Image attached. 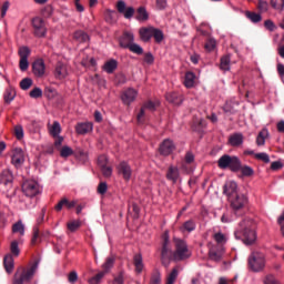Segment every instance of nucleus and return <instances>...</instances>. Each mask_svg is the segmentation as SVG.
<instances>
[{
	"label": "nucleus",
	"mask_w": 284,
	"mask_h": 284,
	"mask_svg": "<svg viewBox=\"0 0 284 284\" xmlns=\"http://www.w3.org/2000/svg\"><path fill=\"white\" fill-rule=\"evenodd\" d=\"M179 277V267L172 268L171 273H169L166 277V284H174Z\"/></svg>",
	"instance_id": "nucleus-39"
},
{
	"label": "nucleus",
	"mask_w": 284,
	"mask_h": 284,
	"mask_svg": "<svg viewBox=\"0 0 284 284\" xmlns=\"http://www.w3.org/2000/svg\"><path fill=\"white\" fill-rule=\"evenodd\" d=\"M39 262H34L30 268H18L13 277V284H24L28 283L34 277Z\"/></svg>",
	"instance_id": "nucleus-3"
},
{
	"label": "nucleus",
	"mask_w": 284,
	"mask_h": 284,
	"mask_svg": "<svg viewBox=\"0 0 284 284\" xmlns=\"http://www.w3.org/2000/svg\"><path fill=\"white\" fill-rule=\"evenodd\" d=\"M140 37L142 41H150L153 37V28H141Z\"/></svg>",
	"instance_id": "nucleus-32"
},
{
	"label": "nucleus",
	"mask_w": 284,
	"mask_h": 284,
	"mask_svg": "<svg viewBox=\"0 0 284 284\" xmlns=\"http://www.w3.org/2000/svg\"><path fill=\"white\" fill-rule=\"evenodd\" d=\"M22 192L26 194V196L34 197L41 192V187L37 180H24V183L22 184Z\"/></svg>",
	"instance_id": "nucleus-8"
},
{
	"label": "nucleus",
	"mask_w": 284,
	"mask_h": 284,
	"mask_svg": "<svg viewBox=\"0 0 284 284\" xmlns=\"http://www.w3.org/2000/svg\"><path fill=\"white\" fill-rule=\"evenodd\" d=\"M32 83H33L32 79H30V77H26L20 81V88H22V90H29Z\"/></svg>",
	"instance_id": "nucleus-49"
},
{
	"label": "nucleus",
	"mask_w": 284,
	"mask_h": 284,
	"mask_svg": "<svg viewBox=\"0 0 284 284\" xmlns=\"http://www.w3.org/2000/svg\"><path fill=\"white\" fill-rule=\"evenodd\" d=\"M136 19H139V21H148L149 13H148V10L145 9V7H139L138 8Z\"/></svg>",
	"instance_id": "nucleus-38"
},
{
	"label": "nucleus",
	"mask_w": 284,
	"mask_h": 284,
	"mask_svg": "<svg viewBox=\"0 0 284 284\" xmlns=\"http://www.w3.org/2000/svg\"><path fill=\"white\" fill-rule=\"evenodd\" d=\"M68 74L67 65L62 62H58L54 70V75L57 79H64Z\"/></svg>",
	"instance_id": "nucleus-26"
},
{
	"label": "nucleus",
	"mask_w": 284,
	"mask_h": 284,
	"mask_svg": "<svg viewBox=\"0 0 284 284\" xmlns=\"http://www.w3.org/2000/svg\"><path fill=\"white\" fill-rule=\"evenodd\" d=\"M118 171H119V173H121V175L123 176V179L125 181H130V179L132 176V169H131L129 162H125V161L120 162V164L118 166Z\"/></svg>",
	"instance_id": "nucleus-15"
},
{
	"label": "nucleus",
	"mask_w": 284,
	"mask_h": 284,
	"mask_svg": "<svg viewBox=\"0 0 284 284\" xmlns=\"http://www.w3.org/2000/svg\"><path fill=\"white\" fill-rule=\"evenodd\" d=\"M264 284H280L274 275H267L264 280Z\"/></svg>",
	"instance_id": "nucleus-62"
},
{
	"label": "nucleus",
	"mask_w": 284,
	"mask_h": 284,
	"mask_svg": "<svg viewBox=\"0 0 284 284\" xmlns=\"http://www.w3.org/2000/svg\"><path fill=\"white\" fill-rule=\"evenodd\" d=\"M116 68H118V61L115 59H110V61H106L103 65V69L109 74H112V72H114V70H116Z\"/></svg>",
	"instance_id": "nucleus-31"
},
{
	"label": "nucleus",
	"mask_w": 284,
	"mask_h": 284,
	"mask_svg": "<svg viewBox=\"0 0 284 284\" xmlns=\"http://www.w3.org/2000/svg\"><path fill=\"white\" fill-rule=\"evenodd\" d=\"M18 54H19V57H22L24 60L29 61L31 50H30V48H28V45H22L21 48H19Z\"/></svg>",
	"instance_id": "nucleus-43"
},
{
	"label": "nucleus",
	"mask_w": 284,
	"mask_h": 284,
	"mask_svg": "<svg viewBox=\"0 0 284 284\" xmlns=\"http://www.w3.org/2000/svg\"><path fill=\"white\" fill-rule=\"evenodd\" d=\"M222 256H223V250L211 247L209 252V257L212 258V261H221Z\"/></svg>",
	"instance_id": "nucleus-35"
},
{
	"label": "nucleus",
	"mask_w": 284,
	"mask_h": 284,
	"mask_svg": "<svg viewBox=\"0 0 284 284\" xmlns=\"http://www.w3.org/2000/svg\"><path fill=\"white\" fill-rule=\"evenodd\" d=\"M131 52H134L135 54H143L144 50L141 45H139L138 43H134V41H132Z\"/></svg>",
	"instance_id": "nucleus-53"
},
{
	"label": "nucleus",
	"mask_w": 284,
	"mask_h": 284,
	"mask_svg": "<svg viewBox=\"0 0 284 284\" xmlns=\"http://www.w3.org/2000/svg\"><path fill=\"white\" fill-rule=\"evenodd\" d=\"M255 158H256L257 160H263V162H270V155H268V153H264V152H262V153H255Z\"/></svg>",
	"instance_id": "nucleus-60"
},
{
	"label": "nucleus",
	"mask_w": 284,
	"mask_h": 284,
	"mask_svg": "<svg viewBox=\"0 0 284 284\" xmlns=\"http://www.w3.org/2000/svg\"><path fill=\"white\" fill-rule=\"evenodd\" d=\"M112 284H124V273H119V275H116L113 278V283Z\"/></svg>",
	"instance_id": "nucleus-61"
},
{
	"label": "nucleus",
	"mask_w": 284,
	"mask_h": 284,
	"mask_svg": "<svg viewBox=\"0 0 284 284\" xmlns=\"http://www.w3.org/2000/svg\"><path fill=\"white\" fill-rule=\"evenodd\" d=\"M256 7L261 14L270 9V4L266 0H258Z\"/></svg>",
	"instance_id": "nucleus-48"
},
{
	"label": "nucleus",
	"mask_w": 284,
	"mask_h": 284,
	"mask_svg": "<svg viewBox=\"0 0 284 284\" xmlns=\"http://www.w3.org/2000/svg\"><path fill=\"white\" fill-rule=\"evenodd\" d=\"M196 227L195 221L190 219L189 221H185L183 225H181L180 230L181 232H193Z\"/></svg>",
	"instance_id": "nucleus-33"
},
{
	"label": "nucleus",
	"mask_w": 284,
	"mask_h": 284,
	"mask_svg": "<svg viewBox=\"0 0 284 284\" xmlns=\"http://www.w3.org/2000/svg\"><path fill=\"white\" fill-rule=\"evenodd\" d=\"M3 266L7 273H12L14 268L13 255H6L3 258Z\"/></svg>",
	"instance_id": "nucleus-28"
},
{
	"label": "nucleus",
	"mask_w": 284,
	"mask_h": 284,
	"mask_svg": "<svg viewBox=\"0 0 284 284\" xmlns=\"http://www.w3.org/2000/svg\"><path fill=\"white\" fill-rule=\"evenodd\" d=\"M19 65H20V70L24 71V70H28L30 63L23 57H20Z\"/></svg>",
	"instance_id": "nucleus-59"
},
{
	"label": "nucleus",
	"mask_w": 284,
	"mask_h": 284,
	"mask_svg": "<svg viewBox=\"0 0 284 284\" xmlns=\"http://www.w3.org/2000/svg\"><path fill=\"white\" fill-rule=\"evenodd\" d=\"M248 268L253 273H261L265 268V255L263 253H251L248 257Z\"/></svg>",
	"instance_id": "nucleus-6"
},
{
	"label": "nucleus",
	"mask_w": 284,
	"mask_h": 284,
	"mask_svg": "<svg viewBox=\"0 0 284 284\" xmlns=\"http://www.w3.org/2000/svg\"><path fill=\"white\" fill-rule=\"evenodd\" d=\"M108 162V156L106 155H99L98 158V164L103 173L104 176V169H105V164Z\"/></svg>",
	"instance_id": "nucleus-51"
},
{
	"label": "nucleus",
	"mask_w": 284,
	"mask_h": 284,
	"mask_svg": "<svg viewBox=\"0 0 284 284\" xmlns=\"http://www.w3.org/2000/svg\"><path fill=\"white\" fill-rule=\"evenodd\" d=\"M217 165L220 169H231V171H241L242 176H254V169L248 164H242V160L237 155L224 154L219 158Z\"/></svg>",
	"instance_id": "nucleus-1"
},
{
	"label": "nucleus",
	"mask_w": 284,
	"mask_h": 284,
	"mask_svg": "<svg viewBox=\"0 0 284 284\" xmlns=\"http://www.w3.org/2000/svg\"><path fill=\"white\" fill-rule=\"evenodd\" d=\"M73 39L79 43H88V41H90L89 34L83 30H78L77 32H74Z\"/></svg>",
	"instance_id": "nucleus-27"
},
{
	"label": "nucleus",
	"mask_w": 284,
	"mask_h": 284,
	"mask_svg": "<svg viewBox=\"0 0 284 284\" xmlns=\"http://www.w3.org/2000/svg\"><path fill=\"white\" fill-rule=\"evenodd\" d=\"M214 240L217 242V243H225V241L227 240L225 234H223V232H216L214 234Z\"/></svg>",
	"instance_id": "nucleus-54"
},
{
	"label": "nucleus",
	"mask_w": 284,
	"mask_h": 284,
	"mask_svg": "<svg viewBox=\"0 0 284 284\" xmlns=\"http://www.w3.org/2000/svg\"><path fill=\"white\" fill-rule=\"evenodd\" d=\"M161 257L163 264H165L166 261H170V258H174V253L172 252L170 239L168 236H165L163 241Z\"/></svg>",
	"instance_id": "nucleus-11"
},
{
	"label": "nucleus",
	"mask_w": 284,
	"mask_h": 284,
	"mask_svg": "<svg viewBox=\"0 0 284 284\" xmlns=\"http://www.w3.org/2000/svg\"><path fill=\"white\" fill-rule=\"evenodd\" d=\"M174 261H184V258H190V256H192L187 242L184 241L183 239H174Z\"/></svg>",
	"instance_id": "nucleus-5"
},
{
	"label": "nucleus",
	"mask_w": 284,
	"mask_h": 284,
	"mask_svg": "<svg viewBox=\"0 0 284 284\" xmlns=\"http://www.w3.org/2000/svg\"><path fill=\"white\" fill-rule=\"evenodd\" d=\"M74 158H78V160H80L81 162H88L89 160L88 152L83 149H75Z\"/></svg>",
	"instance_id": "nucleus-40"
},
{
	"label": "nucleus",
	"mask_w": 284,
	"mask_h": 284,
	"mask_svg": "<svg viewBox=\"0 0 284 284\" xmlns=\"http://www.w3.org/2000/svg\"><path fill=\"white\" fill-rule=\"evenodd\" d=\"M40 241H42V236H41L38 225H36L33 227V235L31 237V244L37 245V243H40Z\"/></svg>",
	"instance_id": "nucleus-41"
},
{
	"label": "nucleus",
	"mask_w": 284,
	"mask_h": 284,
	"mask_svg": "<svg viewBox=\"0 0 284 284\" xmlns=\"http://www.w3.org/2000/svg\"><path fill=\"white\" fill-rule=\"evenodd\" d=\"M268 135H270V131H267V129H262V131H260V133L256 136L257 146H263Z\"/></svg>",
	"instance_id": "nucleus-29"
},
{
	"label": "nucleus",
	"mask_w": 284,
	"mask_h": 284,
	"mask_svg": "<svg viewBox=\"0 0 284 284\" xmlns=\"http://www.w3.org/2000/svg\"><path fill=\"white\" fill-rule=\"evenodd\" d=\"M150 284H161V275L159 273L152 275Z\"/></svg>",
	"instance_id": "nucleus-63"
},
{
	"label": "nucleus",
	"mask_w": 284,
	"mask_h": 284,
	"mask_svg": "<svg viewBox=\"0 0 284 284\" xmlns=\"http://www.w3.org/2000/svg\"><path fill=\"white\" fill-rule=\"evenodd\" d=\"M134 41V34L132 32H124L120 38L121 48H129L131 50L132 42Z\"/></svg>",
	"instance_id": "nucleus-18"
},
{
	"label": "nucleus",
	"mask_w": 284,
	"mask_h": 284,
	"mask_svg": "<svg viewBox=\"0 0 284 284\" xmlns=\"http://www.w3.org/2000/svg\"><path fill=\"white\" fill-rule=\"evenodd\" d=\"M230 63H231V57L229 54H225L221 58L220 68L221 70H230Z\"/></svg>",
	"instance_id": "nucleus-44"
},
{
	"label": "nucleus",
	"mask_w": 284,
	"mask_h": 284,
	"mask_svg": "<svg viewBox=\"0 0 284 284\" xmlns=\"http://www.w3.org/2000/svg\"><path fill=\"white\" fill-rule=\"evenodd\" d=\"M82 223L80 220L77 221H70L67 224L68 230H70V232H77V230H79V227H81Z\"/></svg>",
	"instance_id": "nucleus-47"
},
{
	"label": "nucleus",
	"mask_w": 284,
	"mask_h": 284,
	"mask_svg": "<svg viewBox=\"0 0 284 284\" xmlns=\"http://www.w3.org/2000/svg\"><path fill=\"white\" fill-rule=\"evenodd\" d=\"M237 190V183L235 180H229L223 187V193L227 196L231 207H232V199H235V192Z\"/></svg>",
	"instance_id": "nucleus-13"
},
{
	"label": "nucleus",
	"mask_w": 284,
	"mask_h": 284,
	"mask_svg": "<svg viewBox=\"0 0 284 284\" xmlns=\"http://www.w3.org/2000/svg\"><path fill=\"white\" fill-rule=\"evenodd\" d=\"M92 129H93V124L91 122H81V123L77 124V126H75V131L80 135L90 133V131H92Z\"/></svg>",
	"instance_id": "nucleus-25"
},
{
	"label": "nucleus",
	"mask_w": 284,
	"mask_h": 284,
	"mask_svg": "<svg viewBox=\"0 0 284 284\" xmlns=\"http://www.w3.org/2000/svg\"><path fill=\"white\" fill-rule=\"evenodd\" d=\"M26 162V154L23 149L20 148H16L12 151V155H11V163L16 166H22V164H24Z\"/></svg>",
	"instance_id": "nucleus-10"
},
{
	"label": "nucleus",
	"mask_w": 284,
	"mask_h": 284,
	"mask_svg": "<svg viewBox=\"0 0 284 284\" xmlns=\"http://www.w3.org/2000/svg\"><path fill=\"white\" fill-rule=\"evenodd\" d=\"M278 223H280V225H281V231H282V234H283V236H284V212H283L282 215L280 216Z\"/></svg>",
	"instance_id": "nucleus-64"
},
{
	"label": "nucleus",
	"mask_w": 284,
	"mask_h": 284,
	"mask_svg": "<svg viewBox=\"0 0 284 284\" xmlns=\"http://www.w3.org/2000/svg\"><path fill=\"white\" fill-rule=\"evenodd\" d=\"M10 250H11V256H12V254H13V256H19V254H20L19 242L11 241Z\"/></svg>",
	"instance_id": "nucleus-50"
},
{
	"label": "nucleus",
	"mask_w": 284,
	"mask_h": 284,
	"mask_svg": "<svg viewBox=\"0 0 284 284\" xmlns=\"http://www.w3.org/2000/svg\"><path fill=\"white\" fill-rule=\"evenodd\" d=\"M195 80L196 77L194 72H186L184 78V85H186V88H192L195 83Z\"/></svg>",
	"instance_id": "nucleus-36"
},
{
	"label": "nucleus",
	"mask_w": 284,
	"mask_h": 284,
	"mask_svg": "<svg viewBox=\"0 0 284 284\" xmlns=\"http://www.w3.org/2000/svg\"><path fill=\"white\" fill-rule=\"evenodd\" d=\"M271 6L274 9H284V0H271Z\"/></svg>",
	"instance_id": "nucleus-55"
},
{
	"label": "nucleus",
	"mask_w": 284,
	"mask_h": 284,
	"mask_svg": "<svg viewBox=\"0 0 284 284\" xmlns=\"http://www.w3.org/2000/svg\"><path fill=\"white\" fill-rule=\"evenodd\" d=\"M12 232H19V234H21V236H23L26 234L24 223H22V221H17V223H13Z\"/></svg>",
	"instance_id": "nucleus-42"
},
{
	"label": "nucleus",
	"mask_w": 284,
	"mask_h": 284,
	"mask_svg": "<svg viewBox=\"0 0 284 284\" xmlns=\"http://www.w3.org/2000/svg\"><path fill=\"white\" fill-rule=\"evenodd\" d=\"M43 92L41 90V88H33L30 91V97H33V99H38V97H42Z\"/></svg>",
	"instance_id": "nucleus-56"
},
{
	"label": "nucleus",
	"mask_w": 284,
	"mask_h": 284,
	"mask_svg": "<svg viewBox=\"0 0 284 284\" xmlns=\"http://www.w3.org/2000/svg\"><path fill=\"white\" fill-rule=\"evenodd\" d=\"M13 173L11 169H3L0 173V183L3 185H11L13 183Z\"/></svg>",
	"instance_id": "nucleus-17"
},
{
	"label": "nucleus",
	"mask_w": 284,
	"mask_h": 284,
	"mask_svg": "<svg viewBox=\"0 0 284 284\" xmlns=\"http://www.w3.org/2000/svg\"><path fill=\"white\" fill-rule=\"evenodd\" d=\"M32 28H33V34L38 38L47 37V27H45V20L43 18H39L37 16L36 18H32Z\"/></svg>",
	"instance_id": "nucleus-9"
},
{
	"label": "nucleus",
	"mask_w": 284,
	"mask_h": 284,
	"mask_svg": "<svg viewBox=\"0 0 284 284\" xmlns=\"http://www.w3.org/2000/svg\"><path fill=\"white\" fill-rule=\"evenodd\" d=\"M152 37L154 38L156 43H161L164 39L162 30H158L156 28H152Z\"/></svg>",
	"instance_id": "nucleus-45"
},
{
	"label": "nucleus",
	"mask_w": 284,
	"mask_h": 284,
	"mask_svg": "<svg viewBox=\"0 0 284 284\" xmlns=\"http://www.w3.org/2000/svg\"><path fill=\"white\" fill-rule=\"evenodd\" d=\"M136 97L138 90H135V88H126L121 94L123 104H126V106H130V104H132V101H135Z\"/></svg>",
	"instance_id": "nucleus-12"
},
{
	"label": "nucleus",
	"mask_w": 284,
	"mask_h": 284,
	"mask_svg": "<svg viewBox=\"0 0 284 284\" xmlns=\"http://www.w3.org/2000/svg\"><path fill=\"white\" fill-rule=\"evenodd\" d=\"M243 142H244L243 133H232V135L229 136V144H231V146H241Z\"/></svg>",
	"instance_id": "nucleus-24"
},
{
	"label": "nucleus",
	"mask_w": 284,
	"mask_h": 284,
	"mask_svg": "<svg viewBox=\"0 0 284 284\" xmlns=\"http://www.w3.org/2000/svg\"><path fill=\"white\" fill-rule=\"evenodd\" d=\"M248 203L247 196L245 194H240L236 185L234 192V199H232V212L235 216H243L245 214V207Z\"/></svg>",
	"instance_id": "nucleus-4"
},
{
	"label": "nucleus",
	"mask_w": 284,
	"mask_h": 284,
	"mask_svg": "<svg viewBox=\"0 0 284 284\" xmlns=\"http://www.w3.org/2000/svg\"><path fill=\"white\" fill-rule=\"evenodd\" d=\"M75 205H78L77 201H68V199H61V201H59V203L55 205L54 210L57 212H61V210H63V207H68V210H72V207H75Z\"/></svg>",
	"instance_id": "nucleus-22"
},
{
	"label": "nucleus",
	"mask_w": 284,
	"mask_h": 284,
	"mask_svg": "<svg viewBox=\"0 0 284 284\" xmlns=\"http://www.w3.org/2000/svg\"><path fill=\"white\" fill-rule=\"evenodd\" d=\"M32 70L36 77H43L45 72V63L43 59H37L36 61H33Z\"/></svg>",
	"instance_id": "nucleus-16"
},
{
	"label": "nucleus",
	"mask_w": 284,
	"mask_h": 284,
	"mask_svg": "<svg viewBox=\"0 0 284 284\" xmlns=\"http://www.w3.org/2000/svg\"><path fill=\"white\" fill-rule=\"evenodd\" d=\"M133 264H134V267H135V273L138 275L143 273V271H144V262H143V257H142L141 253H136V255H134Z\"/></svg>",
	"instance_id": "nucleus-23"
},
{
	"label": "nucleus",
	"mask_w": 284,
	"mask_h": 284,
	"mask_svg": "<svg viewBox=\"0 0 284 284\" xmlns=\"http://www.w3.org/2000/svg\"><path fill=\"white\" fill-rule=\"evenodd\" d=\"M207 52H212L216 48V41L214 39H209L204 45Z\"/></svg>",
	"instance_id": "nucleus-52"
},
{
	"label": "nucleus",
	"mask_w": 284,
	"mask_h": 284,
	"mask_svg": "<svg viewBox=\"0 0 284 284\" xmlns=\"http://www.w3.org/2000/svg\"><path fill=\"white\" fill-rule=\"evenodd\" d=\"M115 264V257H106L104 264H102V271L89 280V284H100L101 280L105 277L106 273H110Z\"/></svg>",
	"instance_id": "nucleus-7"
},
{
	"label": "nucleus",
	"mask_w": 284,
	"mask_h": 284,
	"mask_svg": "<svg viewBox=\"0 0 284 284\" xmlns=\"http://www.w3.org/2000/svg\"><path fill=\"white\" fill-rule=\"evenodd\" d=\"M16 90L14 88H7L6 92H4V102L6 104H11V101H13V99H16Z\"/></svg>",
	"instance_id": "nucleus-34"
},
{
	"label": "nucleus",
	"mask_w": 284,
	"mask_h": 284,
	"mask_svg": "<svg viewBox=\"0 0 284 284\" xmlns=\"http://www.w3.org/2000/svg\"><path fill=\"white\" fill-rule=\"evenodd\" d=\"M116 7H118V11L120 13H124V17H125L126 4H125L124 0H119Z\"/></svg>",
	"instance_id": "nucleus-58"
},
{
	"label": "nucleus",
	"mask_w": 284,
	"mask_h": 284,
	"mask_svg": "<svg viewBox=\"0 0 284 284\" xmlns=\"http://www.w3.org/2000/svg\"><path fill=\"white\" fill-rule=\"evenodd\" d=\"M62 131L61 124L60 122L55 121L53 122L52 126L49 128V132L51 135H53V138H58V135H60Z\"/></svg>",
	"instance_id": "nucleus-37"
},
{
	"label": "nucleus",
	"mask_w": 284,
	"mask_h": 284,
	"mask_svg": "<svg viewBox=\"0 0 284 284\" xmlns=\"http://www.w3.org/2000/svg\"><path fill=\"white\" fill-rule=\"evenodd\" d=\"M245 16L248 21H252V23H261L262 21L261 13H257L256 11H246Z\"/></svg>",
	"instance_id": "nucleus-30"
},
{
	"label": "nucleus",
	"mask_w": 284,
	"mask_h": 284,
	"mask_svg": "<svg viewBox=\"0 0 284 284\" xmlns=\"http://www.w3.org/2000/svg\"><path fill=\"white\" fill-rule=\"evenodd\" d=\"M14 133L18 140H22V138H24L23 126H16Z\"/></svg>",
	"instance_id": "nucleus-57"
},
{
	"label": "nucleus",
	"mask_w": 284,
	"mask_h": 284,
	"mask_svg": "<svg viewBox=\"0 0 284 284\" xmlns=\"http://www.w3.org/2000/svg\"><path fill=\"white\" fill-rule=\"evenodd\" d=\"M60 155L61 158H69L70 155H74V150L71 146H62L60 149Z\"/></svg>",
	"instance_id": "nucleus-46"
},
{
	"label": "nucleus",
	"mask_w": 284,
	"mask_h": 284,
	"mask_svg": "<svg viewBox=\"0 0 284 284\" xmlns=\"http://www.w3.org/2000/svg\"><path fill=\"white\" fill-rule=\"evenodd\" d=\"M166 179L172 181V183H178L180 179V169L179 166L171 165L166 171Z\"/></svg>",
	"instance_id": "nucleus-19"
},
{
	"label": "nucleus",
	"mask_w": 284,
	"mask_h": 284,
	"mask_svg": "<svg viewBox=\"0 0 284 284\" xmlns=\"http://www.w3.org/2000/svg\"><path fill=\"white\" fill-rule=\"evenodd\" d=\"M166 101H170L175 106H180L183 103V95H180V92H166Z\"/></svg>",
	"instance_id": "nucleus-20"
},
{
	"label": "nucleus",
	"mask_w": 284,
	"mask_h": 284,
	"mask_svg": "<svg viewBox=\"0 0 284 284\" xmlns=\"http://www.w3.org/2000/svg\"><path fill=\"white\" fill-rule=\"evenodd\" d=\"M146 109H149V111H155V104L154 102H152V100H149V102H145V104H143V106L140 110V113L138 114V122H144V115H145V111Z\"/></svg>",
	"instance_id": "nucleus-21"
},
{
	"label": "nucleus",
	"mask_w": 284,
	"mask_h": 284,
	"mask_svg": "<svg viewBox=\"0 0 284 284\" xmlns=\"http://www.w3.org/2000/svg\"><path fill=\"white\" fill-rule=\"evenodd\" d=\"M175 148L176 146L173 140L166 139L161 142L159 151L162 155H170L171 153H173V151H175Z\"/></svg>",
	"instance_id": "nucleus-14"
},
{
	"label": "nucleus",
	"mask_w": 284,
	"mask_h": 284,
	"mask_svg": "<svg viewBox=\"0 0 284 284\" xmlns=\"http://www.w3.org/2000/svg\"><path fill=\"white\" fill-rule=\"evenodd\" d=\"M255 227L256 224L255 221H253V219H243L239 223L234 232V236L235 239H241V241H243L245 245H253V243H255L257 240Z\"/></svg>",
	"instance_id": "nucleus-2"
}]
</instances>
